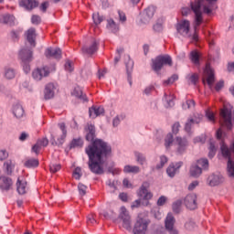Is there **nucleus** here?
Segmentation results:
<instances>
[{"mask_svg": "<svg viewBox=\"0 0 234 234\" xmlns=\"http://www.w3.org/2000/svg\"><path fill=\"white\" fill-rule=\"evenodd\" d=\"M198 27H200V26H197V22L195 21V16H194V34L192 36V39L196 43H197V41H198V33H197V30H198Z\"/></svg>", "mask_w": 234, "mask_h": 234, "instance_id": "09e8293b", "label": "nucleus"}, {"mask_svg": "<svg viewBox=\"0 0 234 234\" xmlns=\"http://www.w3.org/2000/svg\"><path fill=\"white\" fill-rule=\"evenodd\" d=\"M90 116H95L98 118L99 116H103L105 114V108L103 106L92 105L89 109Z\"/></svg>", "mask_w": 234, "mask_h": 234, "instance_id": "412c9836", "label": "nucleus"}, {"mask_svg": "<svg viewBox=\"0 0 234 234\" xmlns=\"http://www.w3.org/2000/svg\"><path fill=\"white\" fill-rule=\"evenodd\" d=\"M36 28L34 27H30L26 32L27 41L31 47H36Z\"/></svg>", "mask_w": 234, "mask_h": 234, "instance_id": "5701e85b", "label": "nucleus"}, {"mask_svg": "<svg viewBox=\"0 0 234 234\" xmlns=\"http://www.w3.org/2000/svg\"><path fill=\"white\" fill-rule=\"evenodd\" d=\"M193 123H195V119H190L188 122L186 123L185 131H186V133H191V127H193Z\"/></svg>", "mask_w": 234, "mask_h": 234, "instance_id": "e2e57ef3", "label": "nucleus"}, {"mask_svg": "<svg viewBox=\"0 0 234 234\" xmlns=\"http://www.w3.org/2000/svg\"><path fill=\"white\" fill-rule=\"evenodd\" d=\"M186 80L192 83V85H197L198 81V74L193 73L192 75H187Z\"/></svg>", "mask_w": 234, "mask_h": 234, "instance_id": "49530a36", "label": "nucleus"}, {"mask_svg": "<svg viewBox=\"0 0 234 234\" xmlns=\"http://www.w3.org/2000/svg\"><path fill=\"white\" fill-rule=\"evenodd\" d=\"M221 127H226L229 131L233 127V121L231 118H222L219 120Z\"/></svg>", "mask_w": 234, "mask_h": 234, "instance_id": "e433bc0d", "label": "nucleus"}, {"mask_svg": "<svg viewBox=\"0 0 234 234\" xmlns=\"http://www.w3.org/2000/svg\"><path fill=\"white\" fill-rule=\"evenodd\" d=\"M121 218L122 220V227L125 229H131V216H129V212H127V208L125 207H121Z\"/></svg>", "mask_w": 234, "mask_h": 234, "instance_id": "dca6fc26", "label": "nucleus"}, {"mask_svg": "<svg viewBox=\"0 0 234 234\" xmlns=\"http://www.w3.org/2000/svg\"><path fill=\"white\" fill-rule=\"evenodd\" d=\"M59 169H61V165H59V164H51L49 165L50 173H58V171H59Z\"/></svg>", "mask_w": 234, "mask_h": 234, "instance_id": "864d4df0", "label": "nucleus"}, {"mask_svg": "<svg viewBox=\"0 0 234 234\" xmlns=\"http://www.w3.org/2000/svg\"><path fill=\"white\" fill-rule=\"evenodd\" d=\"M177 80H178V75L174 74L171 76V78L164 81V85H173V82L176 81Z\"/></svg>", "mask_w": 234, "mask_h": 234, "instance_id": "8fccbe9b", "label": "nucleus"}, {"mask_svg": "<svg viewBox=\"0 0 234 234\" xmlns=\"http://www.w3.org/2000/svg\"><path fill=\"white\" fill-rule=\"evenodd\" d=\"M209 186L215 187V186H220L224 182V176L221 175H212L208 177Z\"/></svg>", "mask_w": 234, "mask_h": 234, "instance_id": "bb28decb", "label": "nucleus"}, {"mask_svg": "<svg viewBox=\"0 0 234 234\" xmlns=\"http://www.w3.org/2000/svg\"><path fill=\"white\" fill-rule=\"evenodd\" d=\"M124 173H133V174H138L140 173V166L136 165H125L123 169Z\"/></svg>", "mask_w": 234, "mask_h": 234, "instance_id": "79ce46f5", "label": "nucleus"}, {"mask_svg": "<svg viewBox=\"0 0 234 234\" xmlns=\"http://www.w3.org/2000/svg\"><path fill=\"white\" fill-rule=\"evenodd\" d=\"M16 191L19 195H25L27 191H28L27 181L21 180V178L18 177L16 182Z\"/></svg>", "mask_w": 234, "mask_h": 234, "instance_id": "cd10ccee", "label": "nucleus"}, {"mask_svg": "<svg viewBox=\"0 0 234 234\" xmlns=\"http://www.w3.org/2000/svg\"><path fill=\"white\" fill-rule=\"evenodd\" d=\"M205 170L209 169V161L206 158H201L197 161L196 165H192L190 167V176H192L194 178H198L200 175H202V168Z\"/></svg>", "mask_w": 234, "mask_h": 234, "instance_id": "39448f33", "label": "nucleus"}, {"mask_svg": "<svg viewBox=\"0 0 234 234\" xmlns=\"http://www.w3.org/2000/svg\"><path fill=\"white\" fill-rule=\"evenodd\" d=\"M97 51H98V41H96V39H93L91 41V44L89 47L84 46L82 48L83 54H89L90 56H92V54H94Z\"/></svg>", "mask_w": 234, "mask_h": 234, "instance_id": "4be33fe9", "label": "nucleus"}, {"mask_svg": "<svg viewBox=\"0 0 234 234\" xmlns=\"http://www.w3.org/2000/svg\"><path fill=\"white\" fill-rule=\"evenodd\" d=\"M37 145H39L40 147H47V145H48V139L47 137H44L42 139H38L37 141Z\"/></svg>", "mask_w": 234, "mask_h": 234, "instance_id": "5fc2aeb1", "label": "nucleus"}, {"mask_svg": "<svg viewBox=\"0 0 234 234\" xmlns=\"http://www.w3.org/2000/svg\"><path fill=\"white\" fill-rule=\"evenodd\" d=\"M165 101H166L165 107H175V95L170 94L167 95V93H165Z\"/></svg>", "mask_w": 234, "mask_h": 234, "instance_id": "58836bf2", "label": "nucleus"}, {"mask_svg": "<svg viewBox=\"0 0 234 234\" xmlns=\"http://www.w3.org/2000/svg\"><path fill=\"white\" fill-rule=\"evenodd\" d=\"M208 151V158H215V155L217 154V146H215V143H209Z\"/></svg>", "mask_w": 234, "mask_h": 234, "instance_id": "37998d69", "label": "nucleus"}, {"mask_svg": "<svg viewBox=\"0 0 234 234\" xmlns=\"http://www.w3.org/2000/svg\"><path fill=\"white\" fill-rule=\"evenodd\" d=\"M154 87L153 85H150L144 89V93L146 94V96H149V94H151V92H154Z\"/></svg>", "mask_w": 234, "mask_h": 234, "instance_id": "774afa93", "label": "nucleus"}, {"mask_svg": "<svg viewBox=\"0 0 234 234\" xmlns=\"http://www.w3.org/2000/svg\"><path fill=\"white\" fill-rule=\"evenodd\" d=\"M136 161L140 165H144V164H147V159L145 158V155L144 154H141L140 152H135L134 153Z\"/></svg>", "mask_w": 234, "mask_h": 234, "instance_id": "a19ab883", "label": "nucleus"}, {"mask_svg": "<svg viewBox=\"0 0 234 234\" xmlns=\"http://www.w3.org/2000/svg\"><path fill=\"white\" fill-rule=\"evenodd\" d=\"M165 164H167V157L165 155H162L160 157V165H156V169H162Z\"/></svg>", "mask_w": 234, "mask_h": 234, "instance_id": "6e6d98bb", "label": "nucleus"}, {"mask_svg": "<svg viewBox=\"0 0 234 234\" xmlns=\"http://www.w3.org/2000/svg\"><path fill=\"white\" fill-rule=\"evenodd\" d=\"M31 151L32 153H35L37 156V154H39V152L41 151V147L39 146V144H37V143H36V144L32 146Z\"/></svg>", "mask_w": 234, "mask_h": 234, "instance_id": "338daca9", "label": "nucleus"}, {"mask_svg": "<svg viewBox=\"0 0 234 234\" xmlns=\"http://www.w3.org/2000/svg\"><path fill=\"white\" fill-rule=\"evenodd\" d=\"M154 12H156L155 6H148L142 14L141 22L147 24L154 16Z\"/></svg>", "mask_w": 234, "mask_h": 234, "instance_id": "f8f14e48", "label": "nucleus"}, {"mask_svg": "<svg viewBox=\"0 0 234 234\" xmlns=\"http://www.w3.org/2000/svg\"><path fill=\"white\" fill-rule=\"evenodd\" d=\"M176 222V219H175V217H173V214H168L165 221V227L166 231H169L170 229H175Z\"/></svg>", "mask_w": 234, "mask_h": 234, "instance_id": "c85d7f7f", "label": "nucleus"}, {"mask_svg": "<svg viewBox=\"0 0 234 234\" xmlns=\"http://www.w3.org/2000/svg\"><path fill=\"white\" fill-rule=\"evenodd\" d=\"M59 129L62 131V134L60 138L58 139V145H63L65 143V138H67V126L65 125V122L58 123Z\"/></svg>", "mask_w": 234, "mask_h": 234, "instance_id": "473e14b6", "label": "nucleus"}, {"mask_svg": "<svg viewBox=\"0 0 234 234\" xmlns=\"http://www.w3.org/2000/svg\"><path fill=\"white\" fill-rule=\"evenodd\" d=\"M50 74V69L48 67L37 68L32 72L33 80L36 81H41L43 78H47Z\"/></svg>", "mask_w": 234, "mask_h": 234, "instance_id": "1a4fd4ad", "label": "nucleus"}, {"mask_svg": "<svg viewBox=\"0 0 234 234\" xmlns=\"http://www.w3.org/2000/svg\"><path fill=\"white\" fill-rule=\"evenodd\" d=\"M56 87L53 83H48L46 85L44 90V98L45 100H52L54 98V90Z\"/></svg>", "mask_w": 234, "mask_h": 234, "instance_id": "a878e982", "label": "nucleus"}, {"mask_svg": "<svg viewBox=\"0 0 234 234\" xmlns=\"http://www.w3.org/2000/svg\"><path fill=\"white\" fill-rule=\"evenodd\" d=\"M72 94L73 96H76V98L82 100V101H89V99H87V95L83 94V90H81V88L80 87H76Z\"/></svg>", "mask_w": 234, "mask_h": 234, "instance_id": "c9c22d12", "label": "nucleus"}, {"mask_svg": "<svg viewBox=\"0 0 234 234\" xmlns=\"http://www.w3.org/2000/svg\"><path fill=\"white\" fill-rule=\"evenodd\" d=\"M149 224H151L149 219L139 218L135 222L133 234H145Z\"/></svg>", "mask_w": 234, "mask_h": 234, "instance_id": "0eeeda50", "label": "nucleus"}, {"mask_svg": "<svg viewBox=\"0 0 234 234\" xmlns=\"http://www.w3.org/2000/svg\"><path fill=\"white\" fill-rule=\"evenodd\" d=\"M106 28H108L110 32L116 34V32L120 30V26H118V24H116L112 18H110L107 20Z\"/></svg>", "mask_w": 234, "mask_h": 234, "instance_id": "2f4dec72", "label": "nucleus"}, {"mask_svg": "<svg viewBox=\"0 0 234 234\" xmlns=\"http://www.w3.org/2000/svg\"><path fill=\"white\" fill-rule=\"evenodd\" d=\"M25 167L29 169L39 167V159L37 158H27L24 163Z\"/></svg>", "mask_w": 234, "mask_h": 234, "instance_id": "7c9ffc66", "label": "nucleus"}, {"mask_svg": "<svg viewBox=\"0 0 234 234\" xmlns=\"http://www.w3.org/2000/svg\"><path fill=\"white\" fill-rule=\"evenodd\" d=\"M165 147H171L173 145V133H168L165 139Z\"/></svg>", "mask_w": 234, "mask_h": 234, "instance_id": "de8ad7c7", "label": "nucleus"}, {"mask_svg": "<svg viewBox=\"0 0 234 234\" xmlns=\"http://www.w3.org/2000/svg\"><path fill=\"white\" fill-rule=\"evenodd\" d=\"M127 61L125 62L126 65V72L128 74V81L130 85H133V80H131V73L133 72V69L134 68V61L131 59L129 55L126 56Z\"/></svg>", "mask_w": 234, "mask_h": 234, "instance_id": "393cba45", "label": "nucleus"}, {"mask_svg": "<svg viewBox=\"0 0 234 234\" xmlns=\"http://www.w3.org/2000/svg\"><path fill=\"white\" fill-rule=\"evenodd\" d=\"M183 109L186 111L187 109H195V101L187 100L182 104Z\"/></svg>", "mask_w": 234, "mask_h": 234, "instance_id": "c03bdc74", "label": "nucleus"}, {"mask_svg": "<svg viewBox=\"0 0 234 234\" xmlns=\"http://www.w3.org/2000/svg\"><path fill=\"white\" fill-rule=\"evenodd\" d=\"M85 138L87 142H91L86 148L88 154V167L94 175H103V164L105 160L112 154V147L107 142L96 138V127L92 123H88L84 127Z\"/></svg>", "mask_w": 234, "mask_h": 234, "instance_id": "f257e3e1", "label": "nucleus"}, {"mask_svg": "<svg viewBox=\"0 0 234 234\" xmlns=\"http://www.w3.org/2000/svg\"><path fill=\"white\" fill-rule=\"evenodd\" d=\"M172 209L176 215L180 214V212L182 211V200L178 199L175 201L172 205Z\"/></svg>", "mask_w": 234, "mask_h": 234, "instance_id": "ea45409f", "label": "nucleus"}, {"mask_svg": "<svg viewBox=\"0 0 234 234\" xmlns=\"http://www.w3.org/2000/svg\"><path fill=\"white\" fill-rule=\"evenodd\" d=\"M79 193L81 195V197H84V195H87V186L80 183L78 186Z\"/></svg>", "mask_w": 234, "mask_h": 234, "instance_id": "603ef678", "label": "nucleus"}, {"mask_svg": "<svg viewBox=\"0 0 234 234\" xmlns=\"http://www.w3.org/2000/svg\"><path fill=\"white\" fill-rule=\"evenodd\" d=\"M87 224L88 226H94V224H97L96 218H94V214L88 215Z\"/></svg>", "mask_w": 234, "mask_h": 234, "instance_id": "3c124183", "label": "nucleus"}, {"mask_svg": "<svg viewBox=\"0 0 234 234\" xmlns=\"http://www.w3.org/2000/svg\"><path fill=\"white\" fill-rule=\"evenodd\" d=\"M12 186H14L12 178L6 176H0V189H2V191H10Z\"/></svg>", "mask_w": 234, "mask_h": 234, "instance_id": "2eb2a0df", "label": "nucleus"}, {"mask_svg": "<svg viewBox=\"0 0 234 234\" xmlns=\"http://www.w3.org/2000/svg\"><path fill=\"white\" fill-rule=\"evenodd\" d=\"M31 23L32 25H39V23H41V16L33 15L31 17Z\"/></svg>", "mask_w": 234, "mask_h": 234, "instance_id": "052dcab7", "label": "nucleus"}, {"mask_svg": "<svg viewBox=\"0 0 234 234\" xmlns=\"http://www.w3.org/2000/svg\"><path fill=\"white\" fill-rule=\"evenodd\" d=\"M204 73L205 76H207V83L209 89H213V83H215V72L209 66H206Z\"/></svg>", "mask_w": 234, "mask_h": 234, "instance_id": "6ab92c4d", "label": "nucleus"}, {"mask_svg": "<svg viewBox=\"0 0 234 234\" xmlns=\"http://www.w3.org/2000/svg\"><path fill=\"white\" fill-rule=\"evenodd\" d=\"M176 152L178 154H184L187 149V145H189V143L187 142V139L182 138V137H176Z\"/></svg>", "mask_w": 234, "mask_h": 234, "instance_id": "4468645a", "label": "nucleus"}, {"mask_svg": "<svg viewBox=\"0 0 234 234\" xmlns=\"http://www.w3.org/2000/svg\"><path fill=\"white\" fill-rule=\"evenodd\" d=\"M19 5L26 8V10H34V8L39 6V2L37 0H21Z\"/></svg>", "mask_w": 234, "mask_h": 234, "instance_id": "aec40b11", "label": "nucleus"}, {"mask_svg": "<svg viewBox=\"0 0 234 234\" xmlns=\"http://www.w3.org/2000/svg\"><path fill=\"white\" fill-rule=\"evenodd\" d=\"M64 69L68 72H72V70H74V66L72 65V62L70 60H68L64 65Z\"/></svg>", "mask_w": 234, "mask_h": 234, "instance_id": "bf43d9fd", "label": "nucleus"}, {"mask_svg": "<svg viewBox=\"0 0 234 234\" xmlns=\"http://www.w3.org/2000/svg\"><path fill=\"white\" fill-rule=\"evenodd\" d=\"M233 112V106L228 102H224L223 108L220 111L221 118H231Z\"/></svg>", "mask_w": 234, "mask_h": 234, "instance_id": "b1692460", "label": "nucleus"}, {"mask_svg": "<svg viewBox=\"0 0 234 234\" xmlns=\"http://www.w3.org/2000/svg\"><path fill=\"white\" fill-rule=\"evenodd\" d=\"M73 176L76 180H80L81 178V168L76 167L73 172Z\"/></svg>", "mask_w": 234, "mask_h": 234, "instance_id": "13d9d810", "label": "nucleus"}, {"mask_svg": "<svg viewBox=\"0 0 234 234\" xmlns=\"http://www.w3.org/2000/svg\"><path fill=\"white\" fill-rule=\"evenodd\" d=\"M164 65H168V67L173 66V58L169 55H160L155 58L152 59V69L154 72H159L162 70Z\"/></svg>", "mask_w": 234, "mask_h": 234, "instance_id": "20e7f679", "label": "nucleus"}, {"mask_svg": "<svg viewBox=\"0 0 234 234\" xmlns=\"http://www.w3.org/2000/svg\"><path fill=\"white\" fill-rule=\"evenodd\" d=\"M8 158V152L6 150H0V161L6 160Z\"/></svg>", "mask_w": 234, "mask_h": 234, "instance_id": "69168bd1", "label": "nucleus"}, {"mask_svg": "<svg viewBox=\"0 0 234 234\" xmlns=\"http://www.w3.org/2000/svg\"><path fill=\"white\" fill-rule=\"evenodd\" d=\"M83 139L81 137L75 138L69 143V149H76L83 147Z\"/></svg>", "mask_w": 234, "mask_h": 234, "instance_id": "72a5a7b5", "label": "nucleus"}, {"mask_svg": "<svg viewBox=\"0 0 234 234\" xmlns=\"http://www.w3.org/2000/svg\"><path fill=\"white\" fill-rule=\"evenodd\" d=\"M222 136H224V133L222 132V129L219 128L216 133V138L218 140H221L220 149H221L222 156L224 158H228V171L230 176H234V164H233V161L231 160V149H229L228 145L224 144V140H222Z\"/></svg>", "mask_w": 234, "mask_h": 234, "instance_id": "7ed1b4c3", "label": "nucleus"}, {"mask_svg": "<svg viewBox=\"0 0 234 234\" xmlns=\"http://www.w3.org/2000/svg\"><path fill=\"white\" fill-rule=\"evenodd\" d=\"M0 25H7V27H16V16L8 13L0 15Z\"/></svg>", "mask_w": 234, "mask_h": 234, "instance_id": "ddd939ff", "label": "nucleus"}, {"mask_svg": "<svg viewBox=\"0 0 234 234\" xmlns=\"http://www.w3.org/2000/svg\"><path fill=\"white\" fill-rule=\"evenodd\" d=\"M13 115L15 118H23L25 116V109L21 104H15L13 106Z\"/></svg>", "mask_w": 234, "mask_h": 234, "instance_id": "c756f323", "label": "nucleus"}, {"mask_svg": "<svg viewBox=\"0 0 234 234\" xmlns=\"http://www.w3.org/2000/svg\"><path fill=\"white\" fill-rule=\"evenodd\" d=\"M177 34L183 36V37H187L189 36V31L191 30V22L186 19L179 21L176 26Z\"/></svg>", "mask_w": 234, "mask_h": 234, "instance_id": "423d86ee", "label": "nucleus"}, {"mask_svg": "<svg viewBox=\"0 0 234 234\" xmlns=\"http://www.w3.org/2000/svg\"><path fill=\"white\" fill-rule=\"evenodd\" d=\"M184 202H185V206H186V207H187V209L195 210V209H197V207H198L197 194H188L185 197Z\"/></svg>", "mask_w": 234, "mask_h": 234, "instance_id": "9d476101", "label": "nucleus"}, {"mask_svg": "<svg viewBox=\"0 0 234 234\" xmlns=\"http://www.w3.org/2000/svg\"><path fill=\"white\" fill-rule=\"evenodd\" d=\"M23 32V29L18 28L11 31V37L13 41H17L19 39V35Z\"/></svg>", "mask_w": 234, "mask_h": 234, "instance_id": "a18cd8bd", "label": "nucleus"}, {"mask_svg": "<svg viewBox=\"0 0 234 234\" xmlns=\"http://www.w3.org/2000/svg\"><path fill=\"white\" fill-rule=\"evenodd\" d=\"M46 58H53L54 59H61V48H48L45 51Z\"/></svg>", "mask_w": 234, "mask_h": 234, "instance_id": "f3484780", "label": "nucleus"}, {"mask_svg": "<svg viewBox=\"0 0 234 234\" xmlns=\"http://www.w3.org/2000/svg\"><path fill=\"white\" fill-rule=\"evenodd\" d=\"M217 1L218 0H195L191 2L190 6L195 15L196 26L200 27L204 23L203 14L211 16L214 10H217Z\"/></svg>", "mask_w": 234, "mask_h": 234, "instance_id": "f03ea898", "label": "nucleus"}, {"mask_svg": "<svg viewBox=\"0 0 234 234\" xmlns=\"http://www.w3.org/2000/svg\"><path fill=\"white\" fill-rule=\"evenodd\" d=\"M184 165L183 162H177V163H172L169 165V166L166 168V173L170 178L175 177V175L178 173V170Z\"/></svg>", "mask_w": 234, "mask_h": 234, "instance_id": "a211bd4d", "label": "nucleus"}, {"mask_svg": "<svg viewBox=\"0 0 234 234\" xmlns=\"http://www.w3.org/2000/svg\"><path fill=\"white\" fill-rule=\"evenodd\" d=\"M191 12H193V8L191 7V5H190V8L189 7H183L181 9V14H182V16H187L191 15Z\"/></svg>", "mask_w": 234, "mask_h": 234, "instance_id": "680f3d73", "label": "nucleus"}, {"mask_svg": "<svg viewBox=\"0 0 234 234\" xmlns=\"http://www.w3.org/2000/svg\"><path fill=\"white\" fill-rule=\"evenodd\" d=\"M23 70L26 74L30 72V62H22Z\"/></svg>", "mask_w": 234, "mask_h": 234, "instance_id": "0e129e2a", "label": "nucleus"}, {"mask_svg": "<svg viewBox=\"0 0 234 234\" xmlns=\"http://www.w3.org/2000/svg\"><path fill=\"white\" fill-rule=\"evenodd\" d=\"M18 58L22 63H30L32 61V49L29 48H21L18 52Z\"/></svg>", "mask_w": 234, "mask_h": 234, "instance_id": "9b49d317", "label": "nucleus"}, {"mask_svg": "<svg viewBox=\"0 0 234 234\" xmlns=\"http://www.w3.org/2000/svg\"><path fill=\"white\" fill-rule=\"evenodd\" d=\"M189 59L194 65H200V54H198V51H192L189 55Z\"/></svg>", "mask_w": 234, "mask_h": 234, "instance_id": "4c0bfd02", "label": "nucleus"}, {"mask_svg": "<svg viewBox=\"0 0 234 234\" xmlns=\"http://www.w3.org/2000/svg\"><path fill=\"white\" fill-rule=\"evenodd\" d=\"M4 78H5V80H14V78H16V69L5 67L4 69Z\"/></svg>", "mask_w": 234, "mask_h": 234, "instance_id": "f704fd0d", "label": "nucleus"}, {"mask_svg": "<svg viewBox=\"0 0 234 234\" xmlns=\"http://www.w3.org/2000/svg\"><path fill=\"white\" fill-rule=\"evenodd\" d=\"M149 182H144L139 189V197L144 200H146V206H149V200L153 198V193L149 192Z\"/></svg>", "mask_w": 234, "mask_h": 234, "instance_id": "6e6552de", "label": "nucleus"}, {"mask_svg": "<svg viewBox=\"0 0 234 234\" xmlns=\"http://www.w3.org/2000/svg\"><path fill=\"white\" fill-rule=\"evenodd\" d=\"M93 23L100 25L103 21V16H101L100 14H93L92 16Z\"/></svg>", "mask_w": 234, "mask_h": 234, "instance_id": "4d7b16f0", "label": "nucleus"}]
</instances>
